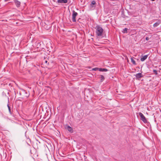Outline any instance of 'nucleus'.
Segmentation results:
<instances>
[{
  "instance_id": "nucleus-9",
  "label": "nucleus",
  "mask_w": 161,
  "mask_h": 161,
  "mask_svg": "<svg viewBox=\"0 0 161 161\" xmlns=\"http://www.w3.org/2000/svg\"><path fill=\"white\" fill-rule=\"evenodd\" d=\"M67 129L70 132L72 133L73 131L72 128L69 126H68L67 127Z\"/></svg>"
},
{
  "instance_id": "nucleus-14",
  "label": "nucleus",
  "mask_w": 161,
  "mask_h": 161,
  "mask_svg": "<svg viewBox=\"0 0 161 161\" xmlns=\"http://www.w3.org/2000/svg\"><path fill=\"white\" fill-rule=\"evenodd\" d=\"M159 25V23L156 22L153 24V26L154 27H157V26H158Z\"/></svg>"
},
{
  "instance_id": "nucleus-6",
  "label": "nucleus",
  "mask_w": 161,
  "mask_h": 161,
  "mask_svg": "<svg viewBox=\"0 0 161 161\" xmlns=\"http://www.w3.org/2000/svg\"><path fill=\"white\" fill-rule=\"evenodd\" d=\"M57 2L58 3H66L68 2V0H58Z\"/></svg>"
},
{
  "instance_id": "nucleus-16",
  "label": "nucleus",
  "mask_w": 161,
  "mask_h": 161,
  "mask_svg": "<svg viewBox=\"0 0 161 161\" xmlns=\"http://www.w3.org/2000/svg\"><path fill=\"white\" fill-rule=\"evenodd\" d=\"M99 68H93L92 69V70H94V71H97V70H98L99 71Z\"/></svg>"
},
{
  "instance_id": "nucleus-8",
  "label": "nucleus",
  "mask_w": 161,
  "mask_h": 161,
  "mask_svg": "<svg viewBox=\"0 0 161 161\" xmlns=\"http://www.w3.org/2000/svg\"><path fill=\"white\" fill-rule=\"evenodd\" d=\"M96 4V2L94 1H93L90 4V8H92L94 7H95L94 5Z\"/></svg>"
},
{
  "instance_id": "nucleus-19",
  "label": "nucleus",
  "mask_w": 161,
  "mask_h": 161,
  "mask_svg": "<svg viewBox=\"0 0 161 161\" xmlns=\"http://www.w3.org/2000/svg\"><path fill=\"white\" fill-rule=\"evenodd\" d=\"M10 0H4L5 2H7L10 1Z\"/></svg>"
},
{
  "instance_id": "nucleus-10",
  "label": "nucleus",
  "mask_w": 161,
  "mask_h": 161,
  "mask_svg": "<svg viewBox=\"0 0 161 161\" xmlns=\"http://www.w3.org/2000/svg\"><path fill=\"white\" fill-rule=\"evenodd\" d=\"M108 70L105 68H100L99 69V71H102V72H106Z\"/></svg>"
},
{
  "instance_id": "nucleus-4",
  "label": "nucleus",
  "mask_w": 161,
  "mask_h": 161,
  "mask_svg": "<svg viewBox=\"0 0 161 161\" xmlns=\"http://www.w3.org/2000/svg\"><path fill=\"white\" fill-rule=\"evenodd\" d=\"M136 77V79H139L143 77V76L141 73H138L135 75Z\"/></svg>"
},
{
  "instance_id": "nucleus-11",
  "label": "nucleus",
  "mask_w": 161,
  "mask_h": 161,
  "mask_svg": "<svg viewBox=\"0 0 161 161\" xmlns=\"http://www.w3.org/2000/svg\"><path fill=\"white\" fill-rule=\"evenodd\" d=\"M130 59L131 62L132 63V64L134 65H136V63L135 60L133 59V57H131Z\"/></svg>"
},
{
  "instance_id": "nucleus-21",
  "label": "nucleus",
  "mask_w": 161,
  "mask_h": 161,
  "mask_svg": "<svg viewBox=\"0 0 161 161\" xmlns=\"http://www.w3.org/2000/svg\"><path fill=\"white\" fill-rule=\"evenodd\" d=\"M8 102H9V98H8Z\"/></svg>"
},
{
  "instance_id": "nucleus-2",
  "label": "nucleus",
  "mask_w": 161,
  "mask_h": 161,
  "mask_svg": "<svg viewBox=\"0 0 161 161\" xmlns=\"http://www.w3.org/2000/svg\"><path fill=\"white\" fill-rule=\"evenodd\" d=\"M78 15V13L75 12L74 10L72 11V21L74 22H76V17Z\"/></svg>"
},
{
  "instance_id": "nucleus-1",
  "label": "nucleus",
  "mask_w": 161,
  "mask_h": 161,
  "mask_svg": "<svg viewBox=\"0 0 161 161\" xmlns=\"http://www.w3.org/2000/svg\"><path fill=\"white\" fill-rule=\"evenodd\" d=\"M96 34L97 36L100 37L102 35L103 32V28L99 25H97L96 27Z\"/></svg>"
},
{
  "instance_id": "nucleus-18",
  "label": "nucleus",
  "mask_w": 161,
  "mask_h": 161,
  "mask_svg": "<svg viewBox=\"0 0 161 161\" xmlns=\"http://www.w3.org/2000/svg\"><path fill=\"white\" fill-rule=\"evenodd\" d=\"M149 38H148V37H146V40L147 41H148V40H149Z\"/></svg>"
},
{
  "instance_id": "nucleus-3",
  "label": "nucleus",
  "mask_w": 161,
  "mask_h": 161,
  "mask_svg": "<svg viewBox=\"0 0 161 161\" xmlns=\"http://www.w3.org/2000/svg\"><path fill=\"white\" fill-rule=\"evenodd\" d=\"M139 114L141 117V119L144 123H146L147 121L143 114L141 112L139 113Z\"/></svg>"
},
{
  "instance_id": "nucleus-13",
  "label": "nucleus",
  "mask_w": 161,
  "mask_h": 161,
  "mask_svg": "<svg viewBox=\"0 0 161 161\" xmlns=\"http://www.w3.org/2000/svg\"><path fill=\"white\" fill-rule=\"evenodd\" d=\"M7 106H8V110H9V113L11 114H12V112H11V108L9 106V105L8 104V105H7Z\"/></svg>"
},
{
  "instance_id": "nucleus-15",
  "label": "nucleus",
  "mask_w": 161,
  "mask_h": 161,
  "mask_svg": "<svg viewBox=\"0 0 161 161\" xmlns=\"http://www.w3.org/2000/svg\"><path fill=\"white\" fill-rule=\"evenodd\" d=\"M128 29L127 28H125L123 31V33H126L127 32Z\"/></svg>"
},
{
  "instance_id": "nucleus-7",
  "label": "nucleus",
  "mask_w": 161,
  "mask_h": 161,
  "mask_svg": "<svg viewBox=\"0 0 161 161\" xmlns=\"http://www.w3.org/2000/svg\"><path fill=\"white\" fill-rule=\"evenodd\" d=\"M148 56V55H146L143 56H142V58H141V61L142 62L144 61L147 58Z\"/></svg>"
},
{
  "instance_id": "nucleus-20",
  "label": "nucleus",
  "mask_w": 161,
  "mask_h": 161,
  "mask_svg": "<svg viewBox=\"0 0 161 161\" xmlns=\"http://www.w3.org/2000/svg\"><path fill=\"white\" fill-rule=\"evenodd\" d=\"M45 62L46 63H47V61H46Z\"/></svg>"
},
{
  "instance_id": "nucleus-12",
  "label": "nucleus",
  "mask_w": 161,
  "mask_h": 161,
  "mask_svg": "<svg viewBox=\"0 0 161 161\" xmlns=\"http://www.w3.org/2000/svg\"><path fill=\"white\" fill-rule=\"evenodd\" d=\"M100 79L101 81L102 82L104 80V77L103 75H100Z\"/></svg>"
},
{
  "instance_id": "nucleus-17",
  "label": "nucleus",
  "mask_w": 161,
  "mask_h": 161,
  "mask_svg": "<svg viewBox=\"0 0 161 161\" xmlns=\"http://www.w3.org/2000/svg\"><path fill=\"white\" fill-rule=\"evenodd\" d=\"M153 72L155 73L156 74H157V71L156 70H155V69H154L153 70Z\"/></svg>"
},
{
  "instance_id": "nucleus-5",
  "label": "nucleus",
  "mask_w": 161,
  "mask_h": 161,
  "mask_svg": "<svg viewBox=\"0 0 161 161\" xmlns=\"http://www.w3.org/2000/svg\"><path fill=\"white\" fill-rule=\"evenodd\" d=\"M16 6L17 7H19L20 6L21 3L17 0H14Z\"/></svg>"
}]
</instances>
